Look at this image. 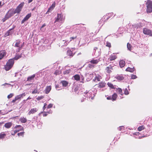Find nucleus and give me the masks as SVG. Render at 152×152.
Returning a JSON list of instances; mask_svg holds the SVG:
<instances>
[{
  "instance_id": "nucleus-1",
  "label": "nucleus",
  "mask_w": 152,
  "mask_h": 152,
  "mask_svg": "<svg viewBox=\"0 0 152 152\" xmlns=\"http://www.w3.org/2000/svg\"><path fill=\"white\" fill-rule=\"evenodd\" d=\"M14 64L13 59H9L7 61L6 64L4 66V68L6 71L9 70L12 66Z\"/></svg>"
},
{
  "instance_id": "nucleus-2",
  "label": "nucleus",
  "mask_w": 152,
  "mask_h": 152,
  "mask_svg": "<svg viewBox=\"0 0 152 152\" xmlns=\"http://www.w3.org/2000/svg\"><path fill=\"white\" fill-rule=\"evenodd\" d=\"M84 94L86 96H87L88 97L89 99L93 100L94 99V97L95 96L94 92L92 90H89L88 92L86 91V92L84 93ZM84 96H85L84 95Z\"/></svg>"
},
{
  "instance_id": "nucleus-3",
  "label": "nucleus",
  "mask_w": 152,
  "mask_h": 152,
  "mask_svg": "<svg viewBox=\"0 0 152 152\" xmlns=\"http://www.w3.org/2000/svg\"><path fill=\"white\" fill-rule=\"evenodd\" d=\"M147 12L148 13L152 12V1L150 0H148L146 3Z\"/></svg>"
},
{
  "instance_id": "nucleus-4",
  "label": "nucleus",
  "mask_w": 152,
  "mask_h": 152,
  "mask_svg": "<svg viewBox=\"0 0 152 152\" xmlns=\"http://www.w3.org/2000/svg\"><path fill=\"white\" fill-rule=\"evenodd\" d=\"M64 18L63 17V15L61 13L57 14V16L55 18V23L58 22L60 23H63L64 21Z\"/></svg>"
},
{
  "instance_id": "nucleus-5",
  "label": "nucleus",
  "mask_w": 152,
  "mask_h": 152,
  "mask_svg": "<svg viewBox=\"0 0 152 152\" xmlns=\"http://www.w3.org/2000/svg\"><path fill=\"white\" fill-rule=\"evenodd\" d=\"M25 96L26 94L25 93H22V94L17 95L15 97V99H14L12 100L11 102L15 103L16 102V101L18 100H20L21 98H23L24 96Z\"/></svg>"
},
{
  "instance_id": "nucleus-6",
  "label": "nucleus",
  "mask_w": 152,
  "mask_h": 152,
  "mask_svg": "<svg viewBox=\"0 0 152 152\" xmlns=\"http://www.w3.org/2000/svg\"><path fill=\"white\" fill-rule=\"evenodd\" d=\"M143 32L145 35L152 36V31L147 28H144L143 29Z\"/></svg>"
},
{
  "instance_id": "nucleus-7",
  "label": "nucleus",
  "mask_w": 152,
  "mask_h": 152,
  "mask_svg": "<svg viewBox=\"0 0 152 152\" xmlns=\"http://www.w3.org/2000/svg\"><path fill=\"white\" fill-rule=\"evenodd\" d=\"M15 13L14 11V9H11L9 10L7 13H6V15L9 18L13 16Z\"/></svg>"
},
{
  "instance_id": "nucleus-8",
  "label": "nucleus",
  "mask_w": 152,
  "mask_h": 152,
  "mask_svg": "<svg viewBox=\"0 0 152 152\" xmlns=\"http://www.w3.org/2000/svg\"><path fill=\"white\" fill-rule=\"evenodd\" d=\"M20 127V129H17L16 130L12 131L11 133V134L12 135H14L17 132H18L20 131H21L22 130H23V127L22 126L20 125H17V126H15V128H16V127Z\"/></svg>"
},
{
  "instance_id": "nucleus-9",
  "label": "nucleus",
  "mask_w": 152,
  "mask_h": 152,
  "mask_svg": "<svg viewBox=\"0 0 152 152\" xmlns=\"http://www.w3.org/2000/svg\"><path fill=\"white\" fill-rule=\"evenodd\" d=\"M35 77V74H34L31 76H28L27 78L26 81L33 82L34 81V79Z\"/></svg>"
},
{
  "instance_id": "nucleus-10",
  "label": "nucleus",
  "mask_w": 152,
  "mask_h": 152,
  "mask_svg": "<svg viewBox=\"0 0 152 152\" xmlns=\"http://www.w3.org/2000/svg\"><path fill=\"white\" fill-rule=\"evenodd\" d=\"M31 16V13H29L22 20L21 24L24 23L25 21H27L30 18Z\"/></svg>"
},
{
  "instance_id": "nucleus-11",
  "label": "nucleus",
  "mask_w": 152,
  "mask_h": 152,
  "mask_svg": "<svg viewBox=\"0 0 152 152\" xmlns=\"http://www.w3.org/2000/svg\"><path fill=\"white\" fill-rule=\"evenodd\" d=\"M96 85H97L98 87L99 88H103L105 86H106V83L102 81Z\"/></svg>"
},
{
  "instance_id": "nucleus-12",
  "label": "nucleus",
  "mask_w": 152,
  "mask_h": 152,
  "mask_svg": "<svg viewBox=\"0 0 152 152\" xmlns=\"http://www.w3.org/2000/svg\"><path fill=\"white\" fill-rule=\"evenodd\" d=\"M6 53L5 50H2L0 51V60H1L6 55Z\"/></svg>"
},
{
  "instance_id": "nucleus-13",
  "label": "nucleus",
  "mask_w": 152,
  "mask_h": 152,
  "mask_svg": "<svg viewBox=\"0 0 152 152\" xmlns=\"http://www.w3.org/2000/svg\"><path fill=\"white\" fill-rule=\"evenodd\" d=\"M37 108H32L28 112V114L29 115L31 114H34L37 112Z\"/></svg>"
},
{
  "instance_id": "nucleus-14",
  "label": "nucleus",
  "mask_w": 152,
  "mask_h": 152,
  "mask_svg": "<svg viewBox=\"0 0 152 152\" xmlns=\"http://www.w3.org/2000/svg\"><path fill=\"white\" fill-rule=\"evenodd\" d=\"M13 32V31L10 29L8 30L4 34V37H7L12 34Z\"/></svg>"
},
{
  "instance_id": "nucleus-15",
  "label": "nucleus",
  "mask_w": 152,
  "mask_h": 152,
  "mask_svg": "<svg viewBox=\"0 0 152 152\" xmlns=\"http://www.w3.org/2000/svg\"><path fill=\"white\" fill-rule=\"evenodd\" d=\"M110 18V16H109L107 17V16H105L103 17L102 19H101L99 22V24H100L103 21H105V20H107L109 18Z\"/></svg>"
},
{
  "instance_id": "nucleus-16",
  "label": "nucleus",
  "mask_w": 152,
  "mask_h": 152,
  "mask_svg": "<svg viewBox=\"0 0 152 152\" xmlns=\"http://www.w3.org/2000/svg\"><path fill=\"white\" fill-rule=\"evenodd\" d=\"M69 42L68 41L62 40L61 41L59 44L61 45V47L62 46H66L68 44Z\"/></svg>"
},
{
  "instance_id": "nucleus-17",
  "label": "nucleus",
  "mask_w": 152,
  "mask_h": 152,
  "mask_svg": "<svg viewBox=\"0 0 152 152\" xmlns=\"http://www.w3.org/2000/svg\"><path fill=\"white\" fill-rule=\"evenodd\" d=\"M115 78L119 81H121L124 79V77L122 75H117L115 77Z\"/></svg>"
},
{
  "instance_id": "nucleus-18",
  "label": "nucleus",
  "mask_w": 152,
  "mask_h": 152,
  "mask_svg": "<svg viewBox=\"0 0 152 152\" xmlns=\"http://www.w3.org/2000/svg\"><path fill=\"white\" fill-rule=\"evenodd\" d=\"M12 124L11 122H9L5 124L4 126L7 128H10L12 126Z\"/></svg>"
},
{
  "instance_id": "nucleus-19",
  "label": "nucleus",
  "mask_w": 152,
  "mask_h": 152,
  "mask_svg": "<svg viewBox=\"0 0 152 152\" xmlns=\"http://www.w3.org/2000/svg\"><path fill=\"white\" fill-rule=\"evenodd\" d=\"M67 55L69 56L70 57H72L75 54V53L73 54L72 51L71 50H68L67 51Z\"/></svg>"
},
{
  "instance_id": "nucleus-20",
  "label": "nucleus",
  "mask_w": 152,
  "mask_h": 152,
  "mask_svg": "<svg viewBox=\"0 0 152 152\" xmlns=\"http://www.w3.org/2000/svg\"><path fill=\"white\" fill-rule=\"evenodd\" d=\"M51 90V87L50 86H47L45 90V93L46 94H48L50 91Z\"/></svg>"
},
{
  "instance_id": "nucleus-21",
  "label": "nucleus",
  "mask_w": 152,
  "mask_h": 152,
  "mask_svg": "<svg viewBox=\"0 0 152 152\" xmlns=\"http://www.w3.org/2000/svg\"><path fill=\"white\" fill-rule=\"evenodd\" d=\"M20 40H18V41L16 42L15 45L14 46L15 47H19L20 46H23V45H21L20 44Z\"/></svg>"
},
{
  "instance_id": "nucleus-22",
  "label": "nucleus",
  "mask_w": 152,
  "mask_h": 152,
  "mask_svg": "<svg viewBox=\"0 0 152 152\" xmlns=\"http://www.w3.org/2000/svg\"><path fill=\"white\" fill-rule=\"evenodd\" d=\"M73 78L79 81L80 80V76L78 75H76L73 76Z\"/></svg>"
},
{
  "instance_id": "nucleus-23",
  "label": "nucleus",
  "mask_w": 152,
  "mask_h": 152,
  "mask_svg": "<svg viewBox=\"0 0 152 152\" xmlns=\"http://www.w3.org/2000/svg\"><path fill=\"white\" fill-rule=\"evenodd\" d=\"M99 61V59H94L91 60L89 62L92 64H96Z\"/></svg>"
},
{
  "instance_id": "nucleus-24",
  "label": "nucleus",
  "mask_w": 152,
  "mask_h": 152,
  "mask_svg": "<svg viewBox=\"0 0 152 152\" xmlns=\"http://www.w3.org/2000/svg\"><path fill=\"white\" fill-rule=\"evenodd\" d=\"M110 69H112V67L110 66L106 67L105 69L106 72L108 73H110L112 72Z\"/></svg>"
},
{
  "instance_id": "nucleus-25",
  "label": "nucleus",
  "mask_w": 152,
  "mask_h": 152,
  "mask_svg": "<svg viewBox=\"0 0 152 152\" xmlns=\"http://www.w3.org/2000/svg\"><path fill=\"white\" fill-rule=\"evenodd\" d=\"M125 64L124 61L122 60H121L119 62V65L122 68L124 66Z\"/></svg>"
},
{
  "instance_id": "nucleus-26",
  "label": "nucleus",
  "mask_w": 152,
  "mask_h": 152,
  "mask_svg": "<svg viewBox=\"0 0 152 152\" xmlns=\"http://www.w3.org/2000/svg\"><path fill=\"white\" fill-rule=\"evenodd\" d=\"M135 69L134 67L132 68H131L129 67H128L126 70V71L130 72H133Z\"/></svg>"
},
{
  "instance_id": "nucleus-27",
  "label": "nucleus",
  "mask_w": 152,
  "mask_h": 152,
  "mask_svg": "<svg viewBox=\"0 0 152 152\" xmlns=\"http://www.w3.org/2000/svg\"><path fill=\"white\" fill-rule=\"evenodd\" d=\"M86 75L87 76H88V77H89V78L87 79V81L90 80L91 79L93 78V75L92 74H89L88 73L86 74Z\"/></svg>"
},
{
  "instance_id": "nucleus-28",
  "label": "nucleus",
  "mask_w": 152,
  "mask_h": 152,
  "mask_svg": "<svg viewBox=\"0 0 152 152\" xmlns=\"http://www.w3.org/2000/svg\"><path fill=\"white\" fill-rule=\"evenodd\" d=\"M61 83L62 84L63 86L64 87L66 86L68 84V82L65 80L61 81Z\"/></svg>"
},
{
  "instance_id": "nucleus-29",
  "label": "nucleus",
  "mask_w": 152,
  "mask_h": 152,
  "mask_svg": "<svg viewBox=\"0 0 152 152\" xmlns=\"http://www.w3.org/2000/svg\"><path fill=\"white\" fill-rule=\"evenodd\" d=\"M116 58V56L115 55H113L110 56L109 58V59L110 61H112L113 60H114Z\"/></svg>"
},
{
  "instance_id": "nucleus-30",
  "label": "nucleus",
  "mask_w": 152,
  "mask_h": 152,
  "mask_svg": "<svg viewBox=\"0 0 152 152\" xmlns=\"http://www.w3.org/2000/svg\"><path fill=\"white\" fill-rule=\"evenodd\" d=\"M21 10V9H20V8H18L17 7H16V8L15 10H14V12L15 14L16 13L18 14L20 13Z\"/></svg>"
},
{
  "instance_id": "nucleus-31",
  "label": "nucleus",
  "mask_w": 152,
  "mask_h": 152,
  "mask_svg": "<svg viewBox=\"0 0 152 152\" xmlns=\"http://www.w3.org/2000/svg\"><path fill=\"white\" fill-rule=\"evenodd\" d=\"M20 121L22 123H25L27 121V119L26 118L24 117L21 118L20 119Z\"/></svg>"
},
{
  "instance_id": "nucleus-32",
  "label": "nucleus",
  "mask_w": 152,
  "mask_h": 152,
  "mask_svg": "<svg viewBox=\"0 0 152 152\" xmlns=\"http://www.w3.org/2000/svg\"><path fill=\"white\" fill-rule=\"evenodd\" d=\"M22 56L21 54H18L13 59H14V61L15 60H17L20 58Z\"/></svg>"
},
{
  "instance_id": "nucleus-33",
  "label": "nucleus",
  "mask_w": 152,
  "mask_h": 152,
  "mask_svg": "<svg viewBox=\"0 0 152 152\" xmlns=\"http://www.w3.org/2000/svg\"><path fill=\"white\" fill-rule=\"evenodd\" d=\"M6 136V134L3 132H2L0 133V139H4Z\"/></svg>"
},
{
  "instance_id": "nucleus-34",
  "label": "nucleus",
  "mask_w": 152,
  "mask_h": 152,
  "mask_svg": "<svg viewBox=\"0 0 152 152\" xmlns=\"http://www.w3.org/2000/svg\"><path fill=\"white\" fill-rule=\"evenodd\" d=\"M117 96L116 94H114L112 96V101H114L115 100L117 97Z\"/></svg>"
},
{
  "instance_id": "nucleus-35",
  "label": "nucleus",
  "mask_w": 152,
  "mask_h": 152,
  "mask_svg": "<svg viewBox=\"0 0 152 152\" xmlns=\"http://www.w3.org/2000/svg\"><path fill=\"white\" fill-rule=\"evenodd\" d=\"M70 69L65 70L63 72V74L65 75H68L70 72Z\"/></svg>"
},
{
  "instance_id": "nucleus-36",
  "label": "nucleus",
  "mask_w": 152,
  "mask_h": 152,
  "mask_svg": "<svg viewBox=\"0 0 152 152\" xmlns=\"http://www.w3.org/2000/svg\"><path fill=\"white\" fill-rule=\"evenodd\" d=\"M55 7V4H53L52 5V6L49 8L48 9V10L46 12V13H48L49 12H50V11H51V10H52Z\"/></svg>"
},
{
  "instance_id": "nucleus-37",
  "label": "nucleus",
  "mask_w": 152,
  "mask_h": 152,
  "mask_svg": "<svg viewBox=\"0 0 152 152\" xmlns=\"http://www.w3.org/2000/svg\"><path fill=\"white\" fill-rule=\"evenodd\" d=\"M24 4V2H22L17 7L22 10Z\"/></svg>"
},
{
  "instance_id": "nucleus-38",
  "label": "nucleus",
  "mask_w": 152,
  "mask_h": 152,
  "mask_svg": "<svg viewBox=\"0 0 152 152\" xmlns=\"http://www.w3.org/2000/svg\"><path fill=\"white\" fill-rule=\"evenodd\" d=\"M107 85H108V86L110 87V88H111L112 89H114L115 87L113 85L110 83H107Z\"/></svg>"
},
{
  "instance_id": "nucleus-39",
  "label": "nucleus",
  "mask_w": 152,
  "mask_h": 152,
  "mask_svg": "<svg viewBox=\"0 0 152 152\" xmlns=\"http://www.w3.org/2000/svg\"><path fill=\"white\" fill-rule=\"evenodd\" d=\"M127 48L130 51H131L132 50V46L129 43H128L127 44Z\"/></svg>"
},
{
  "instance_id": "nucleus-40",
  "label": "nucleus",
  "mask_w": 152,
  "mask_h": 152,
  "mask_svg": "<svg viewBox=\"0 0 152 152\" xmlns=\"http://www.w3.org/2000/svg\"><path fill=\"white\" fill-rule=\"evenodd\" d=\"M39 94V91L37 90V88H35L34 89V90L32 92V94Z\"/></svg>"
},
{
  "instance_id": "nucleus-41",
  "label": "nucleus",
  "mask_w": 152,
  "mask_h": 152,
  "mask_svg": "<svg viewBox=\"0 0 152 152\" xmlns=\"http://www.w3.org/2000/svg\"><path fill=\"white\" fill-rule=\"evenodd\" d=\"M80 82L83 83L84 82V77L82 75H81V76H80Z\"/></svg>"
},
{
  "instance_id": "nucleus-42",
  "label": "nucleus",
  "mask_w": 152,
  "mask_h": 152,
  "mask_svg": "<svg viewBox=\"0 0 152 152\" xmlns=\"http://www.w3.org/2000/svg\"><path fill=\"white\" fill-rule=\"evenodd\" d=\"M117 90L118 92H119L120 94H121V95L123 94H122V91L121 88H118L117 89Z\"/></svg>"
},
{
  "instance_id": "nucleus-43",
  "label": "nucleus",
  "mask_w": 152,
  "mask_h": 152,
  "mask_svg": "<svg viewBox=\"0 0 152 152\" xmlns=\"http://www.w3.org/2000/svg\"><path fill=\"white\" fill-rule=\"evenodd\" d=\"M44 98V96H38L36 99H37L38 101H40L41 99H43Z\"/></svg>"
},
{
  "instance_id": "nucleus-44",
  "label": "nucleus",
  "mask_w": 152,
  "mask_h": 152,
  "mask_svg": "<svg viewBox=\"0 0 152 152\" xmlns=\"http://www.w3.org/2000/svg\"><path fill=\"white\" fill-rule=\"evenodd\" d=\"M9 18L5 15L4 18L2 19V21L3 22H4L6 20L8 19Z\"/></svg>"
},
{
  "instance_id": "nucleus-45",
  "label": "nucleus",
  "mask_w": 152,
  "mask_h": 152,
  "mask_svg": "<svg viewBox=\"0 0 152 152\" xmlns=\"http://www.w3.org/2000/svg\"><path fill=\"white\" fill-rule=\"evenodd\" d=\"M61 73V71L59 70H56L54 72V74L56 75H59Z\"/></svg>"
},
{
  "instance_id": "nucleus-46",
  "label": "nucleus",
  "mask_w": 152,
  "mask_h": 152,
  "mask_svg": "<svg viewBox=\"0 0 152 152\" xmlns=\"http://www.w3.org/2000/svg\"><path fill=\"white\" fill-rule=\"evenodd\" d=\"M144 129V127L143 126H140L138 128V130L139 131H142V130L143 129Z\"/></svg>"
},
{
  "instance_id": "nucleus-47",
  "label": "nucleus",
  "mask_w": 152,
  "mask_h": 152,
  "mask_svg": "<svg viewBox=\"0 0 152 152\" xmlns=\"http://www.w3.org/2000/svg\"><path fill=\"white\" fill-rule=\"evenodd\" d=\"M53 106V104H49L48 107H47L46 110H49V108H51Z\"/></svg>"
},
{
  "instance_id": "nucleus-48",
  "label": "nucleus",
  "mask_w": 152,
  "mask_h": 152,
  "mask_svg": "<svg viewBox=\"0 0 152 152\" xmlns=\"http://www.w3.org/2000/svg\"><path fill=\"white\" fill-rule=\"evenodd\" d=\"M23 47V46H22L18 47V48L16 50V51L18 52H19L21 50Z\"/></svg>"
},
{
  "instance_id": "nucleus-49",
  "label": "nucleus",
  "mask_w": 152,
  "mask_h": 152,
  "mask_svg": "<svg viewBox=\"0 0 152 152\" xmlns=\"http://www.w3.org/2000/svg\"><path fill=\"white\" fill-rule=\"evenodd\" d=\"M24 132H20V133H18V135L19 136H22L23 137V134H24Z\"/></svg>"
},
{
  "instance_id": "nucleus-50",
  "label": "nucleus",
  "mask_w": 152,
  "mask_h": 152,
  "mask_svg": "<svg viewBox=\"0 0 152 152\" xmlns=\"http://www.w3.org/2000/svg\"><path fill=\"white\" fill-rule=\"evenodd\" d=\"M77 37L76 36H75V37H70V40L69 41V42L72 40H74L75 39L77 38Z\"/></svg>"
},
{
  "instance_id": "nucleus-51",
  "label": "nucleus",
  "mask_w": 152,
  "mask_h": 152,
  "mask_svg": "<svg viewBox=\"0 0 152 152\" xmlns=\"http://www.w3.org/2000/svg\"><path fill=\"white\" fill-rule=\"evenodd\" d=\"M137 76L135 75H131V79H135L136 78H137Z\"/></svg>"
},
{
  "instance_id": "nucleus-52",
  "label": "nucleus",
  "mask_w": 152,
  "mask_h": 152,
  "mask_svg": "<svg viewBox=\"0 0 152 152\" xmlns=\"http://www.w3.org/2000/svg\"><path fill=\"white\" fill-rule=\"evenodd\" d=\"M106 46L109 47H111V44L110 42H107L106 43Z\"/></svg>"
},
{
  "instance_id": "nucleus-53",
  "label": "nucleus",
  "mask_w": 152,
  "mask_h": 152,
  "mask_svg": "<svg viewBox=\"0 0 152 152\" xmlns=\"http://www.w3.org/2000/svg\"><path fill=\"white\" fill-rule=\"evenodd\" d=\"M13 96V94L11 93L10 94L7 96V98L8 99L11 98Z\"/></svg>"
},
{
  "instance_id": "nucleus-54",
  "label": "nucleus",
  "mask_w": 152,
  "mask_h": 152,
  "mask_svg": "<svg viewBox=\"0 0 152 152\" xmlns=\"http://www.w3.org/2000/svg\"><path fill=\"white\" fill-rule=\"evenodd\" d=\"M129 94V92L127 88H125L124 90V94L125 95H128Z\"/></svg>"
},
{
  "instance_id": "nucleus-55",
  "label": "nucleus",
  "mask_w": 152,
  "mask_h": 152,
  "mask_svg": "<svg viewBox=\"0 0 152 152\" xmlns=\"http://www.w3.org/2000/svg\"><path fill=\"white\" fill-rule=\"evenodd\" d=\"M46 26V25L45 23H44L42 26L41 27V28H40V30L42 31H44L45 30H43V28L45 26Z\"/></svg>"
},
{
  "instance_id": "nucleus-56",
  "label": "nucleus",
  "mask_w": 152,
  "mask_h": 152,
  "mask_svg": "<svg viewBox=\"0 0 152 152\" xmlns=\"http://www.w3.org/2000/svg\"><path fill=\"white\" fill-rule=\"evenodd\" d=\"M88 67L90 68H91L94 67V66L92 64H88Z\"/></svg>"
},
{
  "instance_id": "nucleus-57",
  "label": "nucleus",
  "mask_w": 152,
  "mask_h": 152,
  "mask_svg": "<svg viewBox=\"0 0 152 152\" xmlns=\"http://www.w3.org/2000/svg\"><path fill=\"white\" fill-rule=\"evenodd\" d=\"M46 112L49 114H50L52 113V111L51 110H48Z\"/></svg>"
},
{
  "instance_id": "nucleus-58",
  "label": "nucleus",
  "mask_w": 152,
  "mask_h": 152,
  "mask_svg": "<svg viewBox=\"0 0 152 152\" xmlns=\"http://www.w3.org/2000/svg\"><path fill=\"white\" fill-rule=\"evenodd\" d=\"M124 127L123 126H120L119 127V128L118 129V130L120 131L122 129H124Z\"/></svg>"
},
{
  "instance_id": "nucleus-59",
  "label": "nucleus",
  "mask_w": 152,
  "mask_h": 152,
  "mask_svg": "<svg viewBox=\"0 0 152 152\" xmlns=\"http://www.w3.org/2000/svg\"><path fill=\"white\" fill-rule=\"evenodd\" d=\"M107 99H108V100H112V96H108L107 97Z\"/></svg>"
},
{
  "instance_id": "nucleus-60",
  "label": "nucleus",
  "mask_w": 152,
  "mask_h": 152,
  "mask_svg": "<svg viewBox=\"0 0 152 152\" xmlns=\"http://www.w3.org/2000/svg\"><path fill=\"white\" fill-rule=\"evenodd\" d=\"M5 85H9V86H11V84H9V83H5V84H2V86H5Z\"/></svg>"
},
{
  "instance_id": "nucleus-61",
  "label": "nucleus",
  "mask_w": 152,
  "mask_h": 152,
  "mask_svg": "<svg viewBox=\"0 0 152 152\" xmlns=\"http://www.w3.org/2000/svg\"><path fill=\"white\" fill-rule=\"evenodd\" d=\"M95 80H97V81H99V78L96 77H95Z\"/></svg>"
},
{
  "instance_id": "nucleus-62",
  "label": "nucleus",
  "mask_w": 152,
  "mask_h": 152,
  "mask_svg": "<svg viewBox=\"0 0 152 152\" xmlns=\"http://www.w3.org/2000/svg\"><path fill=\"white\" fill-rule=\"evenodd\" d=\"M44 113H44V114H43V116H47V112H44Z\"/></svg>"
},
{
  "instance_id": "nucleus-63",
  "label": "nucleus",
  "mask_w": 152,
  "mask_h": 152,
  "mask_svg": "<svg viewBox=\"0 0 152 152\" xmlns=\"http://www.w3.org/2000/svg\"><path fill=\"white\" fill-rule=\"evenodd\" d=\"M75 92L76 93H78V92H77V88H75Z\"/></svg>"
},
{
  "instance_id": "nucleus-64",
  "label": "nucleus",
  "mask_w": 152,
  "mask_h": 152,
  "mask_svg": "<svg viewBox=\"0 0 152 152\" xmlns=\"http://www.w3.org/2000/svg\"><path fill=\"white\" fill-rule=\"evenodd\" d=\"M15 25H13V27L12 28H11L10 29L13 31V30L14 29V28H15Z\"/></svg>"
}]
</instances>
